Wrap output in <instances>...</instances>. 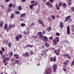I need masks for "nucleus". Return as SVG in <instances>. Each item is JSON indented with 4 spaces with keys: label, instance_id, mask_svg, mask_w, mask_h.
Segmentation results:
<instances>
[{
    "label": "nucleus",
    "instance_id": "33",
    "mask_svg": "<svg viewBox=\"0 0 74 74\" xmlns=\"http://www.w3.org/2000/svg\"><path fill=\"white\" fill-rule=\"evenodd\" d=\"M0 7L2 8V9H3L4 8V5H0Z\"/></svg>",
    "mask_w": 74,
    "mask_h": 74
},
{
    "label": "nucleus",
    "instance_id": "56",
    "mask_svg": "<svg viewBox=\"0 0 74 74\" xmlns=\"http://www.w3.org/2000/svg\"><path fill=\"white\" fill-rule=\"evenodd\" d=\"M3 63H4V62H5V63H6V61L4 59L3 60Z\"/></svg>",
    "mask_w": 74,
    "mask_h": 74
},
{
    "label": "nucleus",
    "instance_id": "7",
    "mask_svg": "<svg viewBox=\"0 0 74 74\" xmlns=\"http://www.w3.org/2000/svg\"><path fill=\"white\" fill-rule=\"evenodd\" d=\"M40 40L45 41H48V38L47 36H44L43 37H42V39H40Z\"/></svg>",
    "mask_w": 74,
    "mask_h": 74
},
{
    "label": "nucleus",
    "instance_id": "62",
    "mask_svg": "<svg viewBox=\"0 0 74 74\" xmlns=\"http://www.w3.org/2000/svg\"><path fill=\"white\" fill-rule=\"evenodd\" d=\"M42 34H45V31H43L42 32Z\"/></svg>",
    "mask_w": 74,
    "mask_h": 74
},
{
    "label": "nucleus",
    "instance_id": "2",
    "mask_svg": "<svg viewBox=\"0 0 74 74\" xmlns=\"http://www.w3.org/2000/svg\"><path fill=\"white\" fill-rule=\"evenodd\" d=\"M52 68L50 67L46 71V73L47 74H51V73H52Z\"/></svg>",
    "mask_w": 74,
    "mask_h": 74
},
{
    "label": "nucleus",
    "instance_id": "16",
    "mask_svg": "<svg viewBox=\"0 0 74 74\" xmlns=\"http://www.w3.org/2000/svg\"><path fill=\"white\" fill-rule=\"evenodd\" d=\"M25 48H27V47H29L30 48H32L33 45H28L25 46Z\"/></svg>",
    "mask_w": 74,
    "mask_h": 74
},
{
    "label": "nucleus",
    "instance_id": "41",
    "mask_svg": "<svg viewBox=\"0 0 74 74\" xmlns=\"http://www.w3.org/2000/svg\"><path fill=\"white\" fill-rule=\"evenodd\" d=\"M21 1L22 3H25V2H26V0H21Z\"/></svg>",
    "mask_w": 74,
    "mask_h": 74
},
{
    "label": "nucleus",
    "instance_id": "32",
    "mask_svg": "<svg viewBox=\"0 0 74 74\" xmlns=\"http://www.w3.org/2000/svg\"><path fill=\"white\" fill-rule=\"evenodd\" d=\"M7 11L8 12H11V9L10 8H8L7 10Z\"/></svg>",
    "mask_w": 74,
    "mask_h": 74
},
{
    "label": "nucleus",
    "instance_id": "28",
    "mask_svg": "<svg viewBox=\"0 0 74 74\" xmlns=\"http://www.w3.org/2000/svg\"><path fill=\"white\" fill-rule=\"evenodd\" d=\"M34 6V4L31 5L29 6V7L31 9H32Z\"/></svg>",
    "mask_w": 74,
    "mask_h": 74
},
{
    "label": "nucleus",
    "instance_id": "21",
    "mask_svg": "<svg viewBox=\"0 0 74 74\" xmlns=\"http://www.w3.org/2000/svg\"><path fill=\"white\" fill-rule=\"evenodd\" d=\"M3 23L4 22L3 21L0 23V27H3Z\"/></svg>",
    "mask_w": 74,
    "mask_h": 74
},
{
    "label": "nucleus",
    "instance_id": "44",
    "mask_svg": "<svg viewBox=\"0 0 74 74\" xmlns=\"http://www.w3.org/2000/svg\"><path fill=\"white\" fill-rule=\"evenodd\" d=\"M48 21H51V18H50V17H49V18H48Z\"/></svg>",
    "mask_w": 74,
    "mask_h": 74
},
{
    "label": "nucleus",
    "instance_id": "49",
    "mask_svg": "<svg viewBox=\"0 0 74 74\" xmlns=\"http://www.w3.org/2000/svg\"><path fill=\"white\" fill-rule=\"evenodd\" d=\"M63 70L65 72H66V69L65 68H63Z\"/></svg>",
    "mask_w": 74,
    "mask_h": 74
},
{
    "label": "nucleus",
    "instance_id": "43",
    "mask_svg": "<svg viewBox=\"0 0 74 74\" xmlns=\"http://www.w3.org/2000/svg\"><path fill=\"white\" fill-rule=\"evenodd\" d=\"M56 54H57V55L58 56H59V53L58 51H57L56 53Z\"/></svg>",
    "mask_w": 74,
    "mask_h": 74
},
{
    "label": "nucleus",
    "instance_id": "30",
    "mask_svg": "<svg viewBox=\"0 0 74 74\" xmlns=\"http://www.w3.org/2000/svg\"><path fill=\"white\" fill-rule=\"evenodd\" d=\"M25 15H26V13H25L21 14V17H23L24 16H25Z\"/></svg>",
    "mask_w": 74,
    "mask_h": 74
},
{
    "label": "nucleus",
    "instance_id": "63",
    "mask_svg": "<svg viewBox=\"0 0 74 74\" xmlns=\"http://www.w3.org/2000/svg\"><path fill=\"white\" fill-rule=\"evenodd\" d=\"M23 18H21L20 19V21H23Z\"/></svg>",
    "mask_w": 74,
    "mask_h": 74
},
{
    "label": "nucleus",
    "instance_id": "57",
    "mask_svg": "<svg viewBox=\"0 0 74 74\" xmlns=\"http://www.w3.org/2000/svg\"><path fill=\"white\" fill-rule=\"evenodd\" d=\"M23 33H24V34H27V33L26 32V31H24L23 32Z\"/></svg>",
    "mask_w": 74,
    "mask_h": 74
},
{
    "label": "nucleus",
    "instance_id": "11",
    "mask_svg": "<svg viewBox=\"0 0 74 74\" xmlns=\"http://www.w3.org/2000/svg\"><path fill=\"white\" fill-rule=\"evenodd\" d=\"M23 55L25 57H28L29 56V53L28 52H27L25 53V54H23Z\"/></svg>",
    "mask_w": 74,
    "mask_h": 74
},
{
    "label": "nucleus",
    "instance_id": "64",
    "mask_svg": "<svg viewBox=\"0 0 74 74\" xmlns=\"http://www.w3.org/2000/svg\"><path fill=\"white\" fill-rule=\"evenodd\" d=\"M51 49L52 50H55V48L54 47H53L51 48Z\"/></svg>",
    "mask_w": 74,
    "mask_h": 74
},
{
    "label": "nucleus",
    "instance_id": "48",
    "mask_svg": "<svg viewBox=\"0 0 74 74\" xmlns=\"http://www.w3.org/2000/svg\"><path fill=\"white\" fill-rule=\"evenodd\" d=\"M7 29V32H9V27H8L6 29Z\"/></svg>",
    "mask_w": 74,
    "mask_h": 74
},
{
    "label": "nucleus",
    "instance_id": "17",
    "mask_svg": "<svg viewBox=\"0 0 74 74\" xmlns=\"http://www.w3.org/2000/svg\"><path fill=\"white\" fill-rule=\"evenodd\" d=\"M53 43L55 45H57V42H56V40H53Z\"/></svg>",
    "mask_w": 74,
    "mask_h": 74
},
{
    "label": "nucleus",
    "instance_id": "55",
    "mask_svg": "<svg viewBox=\"0 0 74 74\" xmlns=\"http://www.w3.org/2000/svg\"><path fill=\"white\" fill-rule=\"evenodd\" d=\"M49 39H51V40H53V37H52V36H51V37H50L49 38Z\"/></svg>",
    "mask_w": 74,
    "mask_h": 74
},
{
    "label": "nucleus",
    "instance_id": "9",
    "mask_svg": "<svg viewBox=\"0 0 74 74\" xmlns=\"http://www.w3.org/2000/svg\"><path fill=\"white\" fill-rule=\"evenodd\" d=\"M38 22L40 24H41V25H42V27H44V26H45L44 24L43 23V21H41L40 19L38 20Z\"/></svg>",
    "mask_w": 74,
    "mask_h": 74
},
{
    "label": "nucleus",
    "instance_id": "6",
    "mask_svg": "<svg viewBox=\"0 0 74 74\" xmlns=\"http://www.w3.org/2000/svg\"><path fill=\"white\" fill-rule=\"evenodd\" d=\"M53 72H56V69H57V65L56 64H55L53 65Z\"/></svg>",
    "mask_w": 74,
    "mask_h": 74
},
{
    "label": "nucleus",
    "instance_id": "47",
    "mask_svg": "<svg viewBox=\"0 0 74 74\" xmlns=\"http://www.w3.org/2000/svg\"><path fill=\"white\" fill-rule=\"evenodd\" d=\"M30 25H31V26H34V23H32L30 24Z\"/></svg>",
    "mask_w": 74,
    "mask_h": 74
},
{
    "label": "nucleus",
    "instance_id": "23",
    "mask_svg": "<svg viewBox=\"0 0 74 74\" xmlns=\"http://www.w3.org/2000/svg\"><path fill=\"white\" fill-rule=\"evenodd\" d=\"M56 8L57 9V10H60V7H59V6L58 5H56Z\"/></svg>",
    "mask_w": 74,
    "mask_h": 74
},
{
    "label": "nucleus",
    "instance_id": "1",
    "mask_svg": "<svg viewBox=\"0 0 74 74\" xmlns=\"http://www.w3.org/2000/svg\"><path fill=\"white\" fill-rule=\"evenodd\" d=\"M71 17V16H68L66 17L64 20L65 22H66L67 21H69V22H72V19L70 18Z\"/></svg>",
    "mask_w": 74,
    "mask_h": 74
},
{
    "label": "nucleus",
    "instance_id": "36",
    "mask_svg": "<svg viewBox=\"0 0 74 74\" xmlns=\"http://www.w3.org/2000/svg\"><path fill=\"white\" fill-rule=\"evenodd\" d=\"M21 26H23V27L24 26H25V24L22 23L21 24Z\"/></svg>",
    "mask_w": 74,
    "mask_h": 74
},
{
    "label": "nucleus",
    "instance_id": "54",
    "mask_svg": "<svg viewBox=\"0 0 74 74\" xmlns=\"http://www.w3.org/2000/svg\"><path fill=\"white\" fill-rule=\"evenodd\" d=\"M12 6H13L12 7H13V8H14V7H15L16 5H15V4H13Z\"/></svg>",
    "mask_w": 74,
    "mask_h": 74
},
{
    "label": "nucleus",
    "instance_id": "15",
    "mask_svg": "<svg viewBox=\"0 0 74 74\" xmlns=\"http://www.w3.org/2000/svg\"><path fill=\"white\" fill-rule=\"evenodd\" d=\"M62 5L64 8H66L67 7V4L66 3H63Z\"/></svg>",
    "mask_w": 74,
    "mask_h": 74
},
{
    "label": "nucleus",
    "instance_id": "31",
    "mask_svg": "<svg viewBox=\"0 0 74 74\" xmlns=\"http://www.w3.org/2000/svg\"><path fill=\"white\" fill-rule=\"evenodd\" d=\"M52 29H51V27H48L47 29V31L48 32H50L51 31V30Z\"/></svg>",
    "mask_w": 74,
    "mask_h": 74
},
{
    "label": "nucleus",
    "instance_id": "25",
    "mask_svg": "<svg viewBox=\"0 0 74 74\" xmlns=\"http://www.w3.org/2000/svg\"><path fill=\"white\" fill-rule=\"evenodd\" d=\"M14 14L12 13L11 14V19L14 18Z\"/></svg>",
    "mask_w": 74,
    "mask_h": 74
},
{
    "label": "nucleus",
    "instance_id": "39",
    "mask_svg": "<svg viewBox=\"0 0 74 74\" xmlns=\"http://www.w3.org/2000/svg\"><path fill=\"white\" fill-rule=\"evenodd\" d=\"M71 10L73 11V12H74V7H72L71 8Z\"/></svg>",
    "mask_w": 74,
    "mask_h": 74
},
{
    "label": "nucleus",
    "instance_id": "14",
    "mask_svg": "<svg viewBox=\"0 0 74 74\" xmlns=\"http://www.w3.org/2000/svg\"><path fill=\"white\" fill-rule=\"evenodd\" d=\"M67 34H70V26H68L67 27Z\"/></svg>",
    "mask_w": 74,
    "mask_h": 74
},
{
    "label": "nucleus",
    "instance_id": "13",
    "mask_svg": "<svg viewBox=\"0 0 74 74\" xmlns=\"http://www.w3.org/2000/svg\"><path fill=\"white\" fill-rule=\"evenodd\" d=\"M38 35L40 36V39H41L43 37V36H42V33L41 32H39L38 33Z\"/></svg>",
    "mask_w": 74,
    "mask_h": 74
},
{
    "label": "nucleus",
    "instance_id": "50",
    "mask_svg": "<svg viewBox=\"0 0 74 74\" xmlns=\"http://www.w3.org/2000/svg\"><path fill=\"white\" fill-rule=\"evenodd\" d=\"M44 55V53H43L41 54V56L43 57V56Z\"/></svg>",
    "mask_w": 74,
    "mask_h": 74
},
{
    "label": "nucleus",
    "instance_id": "51",
    "mask_svg": "<svg viewBox=\"0 0 74 74\" xmlns=\"http://www.w3.org/2000/svg\"><path fill=\"white\" fill-rule=\"evenodd\" d=\"M34 2H35V1H32L31 2V3L33 4V3H34Z\"/></svg>",
    "mask_w": 74,
    "mask_h": 74
},
{
    "label": "nucleus",
    "instance_id": "18",
    "mask_svg": "<svg viewBox=\"0 0 74 74\" xmlns=\"http://www.w3.org/2000/svg\"><path fill=\"white\" fill-rule=\"evenodd\" d=\"M60 27H61V28L63 27V23L62 22H60Z\"/></svg>",
    "mask_w": 74,
    "mask_h": 74
},
{
    "label": "nucleus",
    "instance_id": "12",
    "mask_svg": "<svg viewBox=\"0 0 74 74\" xmlns=\"http://www.w3.org/2000/svg\"><path fill=\"white\" fill-rule=\"evenodd\" d=\"M14 62V64H19V60H14L13 61Z\"/></svg>",
    "mask_w": 74,
    "mask_h": 74
},
{
    "label": "nucleus",
    "instance_id": "52",
    "mask_svg": "<svg viewBox=\"0 0 74 74\" xmlns=\"http://www.w3.org/2000/svg\"><path fill=\"white\" fill-rule=\"evenodd\" d=\"M10 0H5V1L6 3H8V1H10Z\"/></svg>",
    "mask_w": 74,
    "mask_h": 74
},
{
    "label": "nucleus",
    "instance_id": "40",
    "mask_svg": "<svg viewBox=\"0 0 74 74\" xmlns=\"http://www.w3.org/2000/svg\"><path fill=\"white\" fill-rule=\"evenodd\" d=\"M71 64L72 65H74V58L73 59V60L71 62Z\"/></svg>",
    "mask_w": 74,
    "mask_h": 74
},
{
    "label": "nucleus",
    "instance_id": "45",
    "mask_svg": "<svg viewBox=\"0 0 74 74\" xmlns=\"http://www.w3.org/2000/svg\"><path fill=\"white\" fill-rule=\"evenodd\" d=\"M64 64L65 65H66V66H67V62L66 61H65L64 62Z\"/></svg>",
    "mask_w": 74,
    "mask_h": 74
},
{
    "label": "nucleus",
    "instance_id": "22",
    "mask_svg": "<svg viewBox=\"0 0 74 74\" xmlns=\"http://www.w3.org/2000/svg\"><path fill=\"white\" fill-rule=\"evenodd\" d=\"M34 53V52H33V51H32L31 50L29 51V54L31 56L33 55Z\"/></svg>",
    "mask_w": 74,
    "mask_h": 74
},
{
    "label": "nucleus",
    "instance_id": "4",
    "mask_svg": "<svg viewBox=\"0 0 74 74\" xmlns=\"http://www.w3.org/2000/svg\"><path fill=\"white\" fill-rule=\"evenodd\" d=\"M50 61L51 62H56V57L54 56V58L53 57H51L50 58Z\"/></svg>",
    "mask_w": 74,
    "mask_h": 74
},
{
    "label": "nucleus",
    "instance_id": "5",
    "mask_svg": "<svg viewBox=\"0 0 74 74\" xmlns=\"http://www.w3.org/2000/svg\"><path fill=\"white\" fill-rule=\"evenodd\" d=\"M62 56L64 57V58H65V57H66V58L68 59H71V57H70V55H69V54H63L62 55Z\"/></svg>",
    "mask_w": 74,
    "mask_h": 74
},
{
    "label": "nucleus",
    "instance_id": "38",
    "mask_svg": "<svg viewBox=\"0 0 74 74\" xmlns=\"http://www.w3.org/2000/svg\"><path fill=\"white\" fill-rule=\"evenodd\" d=\"M56 36H60V34L59 33H56Z\"/></svg>",
    "mask_w": 74,
    "mask_h": 74
},
{
    "label": "nucleus",
    "instance_id": "26",
    "mask_svg": "<svg viewBox=\"0 0 74 74\" xmlns=\"http://www.w3.org/2000/svg\"><path fill=\"white\" fill-rule=\"evenodd\" d=\"M20 12H19V11H15V14H16L17 15H18V14H20Z\"/></svg>",
    "mask_w": 74,
    "mask_h": 74
},
{
    "label": "nucleus",
    "instance_id": "60",
    "mask_svg": "<svg viewBox=\"0 0 74 74\" xmlns=\"http://www.w3.org/2000/svg\"><path fill=\"white\" fill-rule=\"evenodd\" d=\"M4 59L5 60L6 62L7 61V58H5Z\"/></svg>",
    "mask_w": 74,
    "mask_h": 74
},
{
    "label": "nucleus",
    "instance_id": "61",
    "mask_svg": "<svg viewBox=\"0 0 74 74\" xmlns=\"http://www.w3.org/2000/svg\"><path fill=\"white\" fill-rule=\"evenodd\" d=\"M7 60H9L10 59V58L9 57H7Z\"/></svg>",
    "mask_w": 74,
    "mask_h": 74
},
{
    "label": "nucleus",
    "instance_id": "58",
    "mask_svg": "<svg viewBox=\"0 0 74 74\" xmlns=\"http://www.w3.org/2000/svg\"><path fill=\"white\" fill-rule=\"evenodd\" d=\"M49 49H46L45 50L46 52H48V51H49Z\"/></svg>",
    "mask_w": 74,
    "mask_h": 74
},
{
    "label": "nucleus",
    "instance_id": "3",
    "mask_svg": "<svg viewBox=\"0 0 74 74\" xmlns=\"http://www.w3.org/2000/svg\"><path fill=\"white\" fill-rule=\"evenodd\" d=\"M22 34H19L18 35H16V37L15 38L16 39L17 41H19V38H22Z\"/></svg>",
    "mask_w": 74,
    "mask_h": 74
},
{
    "label": "nucleus",
    "instance_id": "59",
    "mask_svg": "<svg viewBox=\"0 0 74 74\" xmlns=\"http://www.w3.org/2000/svg\"><path fill=\"white\" fill-rule=\"evenodd\" d=\"M50 3H53V0H50Z\"/></svg>",
    "mask_w": 74,
    "mask_h": 74
},
{
    "label": "nucleus",
    "instance_id": "10",
    "mask_svg": "<svg viewBox=\"0 0 74 74\" xmlns=\"http://www.w3.org/2000/svg\"><path fill=\"white\" fill-rule=\"evenodd\" d=\"M45 4V5H48L50 7H52V5L51 3L49 1L46 2Z\"/></svg>",
    "mask_w": 74,
    "mask_h": 74
},
{
    "label": "nucleus",
    "instance_id": "19",
    "mask_svg": "<svg viewBox=\"0 0 74 74\" xmlns=\"http://www.w3.org/2000/svg\"><path fill=\"white\" fill-rule=\"evenodd\" d=\"M45 45L46 47H49V45L47 42H46L45 43Z\"/></svg>",
    "mask_w": 74,
    "mask_h": 74
},
{
    "label": "nucleus",
    "instance_id": "29",
    "mask_svg": "<svg viewBox=\"0 0 74 74\" xmlns=\"http://www.w3.org/2000/svg\"><path fill=\"white\" fill-rule=\"evenodd\" d=\"M9 55L10 56H13V52L12 51H11L9 53Z\"/></svg>",
    "mask_w": 74,
    "mask_h": 74
},
{
    "label": "nucleus",
    "instance_id": "42",
    "mask_svg": "<svg viewBox=\"0 0 74 74\" xmlns=\"http://www.w3.org/2000/svg\"><path fill=\"white\" fill-rule=\"evenodd\" d=\"M59 7H61V6L62 5V4L60 2H59Z\"/></svg>",
    "mask_w": 74,
    "mask_h": 74
},
{
    "label": "nucleus",
    "instance_id": "24",
    "mask_svg": "<svg viewBox=\"0 0 74 74\" xmlns=\"http://www.w3.org/2000/svg\"><path fill=\"white\" fill-rule=\"evenodd\" d=\"M34 4V5L35 7H36V6H37V5H38V2H37V1H36Z\"/></svg>",
    "mask_w": 74,
    "mask_h": 74
},
{
    "label": "nucleus",
    "instance_id": "37",
    "mask_svg": "<svg viewBox=\"0 0 74 74\" xmlns=\"http://www.w3.org/2000/svg\"><path fill=\"white\" fill-rule=\"evenodd\" d=\"M9 7H13V6H12V4L10 3L9 5Z\"/></svg>",
    "mask_w": 74,
    "mask_h": 74
},
{
    "label": "nucleus",
    "instance_id": "20",
    "mask_svg": "<svg viewBox=\"0 0 74 74\" xmlns=\"http://www.w3.org/2000/svg\"><path fill=\"white\" fill-rule=\"evenodd\" d=\"M8 24H5V25L4 27V30H6L7 28L8 27Z\"/></svg>",
    "mask_w": 74,
    "mask_h": 74
},
{
    "label": "nucleus",
    "instance_id": "53",
    "mask_svg": "<svg viewBox=\"0 0 74 74\" xmlns=\"http://www.w3.org/2000/svg\"><path fill=\"white\" fill-rule=\"evenodd\" d=\"M71 2H69L68 3V4L69 5H71Z\"/></svg>",
    "mask_w": 74,
    "mask_h": 74
},
{
    "label": "nucleus",
    "instance_id": "27",
    "mask_svg": "<svg viewBox=\"0 0 74 74\" xmlns=\"http://www.w3.org/2000/svg\"><path fill=\"white\" fill-rule=\"evenodd\" d=\"M8 45L9 47L10 48H11V42H9V43L8 44Z\"/></svg>",
    "mask_w": 74,
    "mask_h": 74
},
{
    "label": "nucleus",
    "instance_id": "35",
    "mask_svg": "<svg viewBox=\"0 0 74 74\" xmlns=\"http://www.w3.org/2000/svg\"><path fill=\"white\" fill-rule=\"evenodd\" d=\"M1 49L2 51H3V52H5V49L4 48V47H1Z\"/></svg>",
    "mask_w": 74,
    "mask_h": 74
},
{
    "label": "nucleus",
    "instance_id": "34",
    "mask_svg": "<svg viewBox=\"0 0 74 74\" xmlns=\"http://www.w3.org/2000/svg\"><path fill=\"white\" fill-rule=\"evenodd\" d=\"M22 9V7L21 6H19L18 7V10L19 11H21Z\"/></svg>",
    "mask_w": 74,
    "mask_h": 74
},
{
    "label": "nucleus",
    "instance_id": "46",
    "mask_svg": "<svg viewBox=\"0 0 74 74\" xmlns=\"http://www.w3.org/2000/svg\"><path fill=\"white\" fill-rule=\"evenodd\" d=\"M52 19H55V16L54 15L52 16Z\"/></svg>",
    "mask_w": 74,
    "mask_h": 74
},
{
    "label": "nucleus",
    "instance_id": "8",
    "mask_svg": "<svg viewBox=\"0 0 74 74\" xmlns=\"http://www.w3.org/2000/svg\"><path fill=\"white\" fill-rule=\"evenodd\" d=\"M3 43L4 45H8V40H6L4 39L3 40Z\"/></svg>",
    "mask_w": 74,
    "mask_h": 74
}]
</instances>
